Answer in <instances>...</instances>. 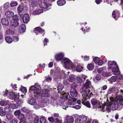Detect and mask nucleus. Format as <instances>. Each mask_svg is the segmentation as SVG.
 I'll use <instances>...</instances> for the list:
<instances>
[{"mask_svg": "<svg viewBox=\"0 0 123 123\" xmlns=\"http://www.w3.org/2000/svg\"><path fill=\"white\" fill-rule=\"evenodd\" d=\"M6 117L8 119L10 120L12 118V116L9 114H8L6 115Z\"/></svg>", "mask_w": 123, "mask_h": 123, "instance_id": "nucleus-59", "label": "nucleus"}, {"mask_svg": "<svg viewBox=\"0 0 123 123\" xmlns=\"http://www.w3.org/2000/svg\"><path fill=\"white\" fill-rule=\"evenodd\" d=\"M101 78V76L100 75L98 74L96 75V79L97 80H100Z\"/></svg>", "mask_w": 123, "mask_h": 123, "instance_id": "nucleus-60", "label": "nucleus"}, {"mask_svg": "<svg viewBox=\"0 0 123 123\" xmlns=\"http://www.w3.org/2000/svg\"><path fill=\"white\" fill-rule=\"evenodd\" d=\"M11 25L13 27H16L18 26L19 24L17 20L13 19L11 21Z\"/></svg>", "mask_w": 123, "mask_h": 123, "instance_id": "nucleus-20", "label": "nucleus"}, {"mask_svg": "<svg viewBox=\"0 0 123 123\" xmlns=\"http://www.w3.org/2000/svg\"><path fill=\"white\" fill-rule=\"evenodd\" d=\"M118 97V98H119V99L118 100H117V101L118 102V103H119L121 105H123V98H122V96H120Z\"/></svg>", "mask_w": 123, "mask_h": 123, "instance_id": "nucleus-32", "label": "nucleus"}, {"mask_svg": "<svg viewBox=\"0 0 123 123\" xmlns=\"http://www.w3.org/2000/svg\"><path fill=\"white\" fill-rule=\"evenodd\" d=\"M36 102V99L32 98L30 100L28 103L29 104L31 105H34V107L36 108L37 109L38 108L39 106L37 105Z\"/></svg>", "mask_w": 123, "mask_h": 123, "instance_id": "nucleus-8", "label": "nucleus"}, {"mask_svg": "<svg viewBox=\"0 0 123 123\" xmlns=\"http://www.w3.org/2000/svg\"><path fill=\"white\" fill-rule=\"evenodd\" d=\"M69 96V95H68L67 93H62L60 97L61 98L62 100L65 101L67 99H68V97Z\"/></svg>", "mask_w": 123, "mask_h": 123, "instance_id": "nucleus-21", "label": "nucleus"}, {"mask_svg": "<svg viewBox=\"0 0 123 123\" xmlns=\"http://www.w3.org/2000/svg\"><path fill=\"white\" fill-rule=\"evenodd\" d=\"M26 29V27L24 24L20 25L19 28V32L20 33H23L25 32Z\"/></svg>", "mask_w": 123, "mask_h": 123, "instance_id": "nucleus-24", "label": "nucleus"}, {"mask_svg": "<svg viewBox=\"0 0 123 123\" xmlns=\"http://www.w3.org/2000/svg\"><path fill=\"white\" fill-rule=\"evenodd\" d=\"M99 58L97 57H94L93 59V61L96 63H97V62L98 61H99Z\"/></svg>", "mask_w": 123, "mask_h": 123, "instance_id": "nucleus-49", "label": "nucleus"}, {"mask_svg": "<svg viewBox=\"0 0 123 123\" xmlns=\"http://www.w3.org/2000/svg\"><path fill=\"white\" fill-rule=\"evenodd\" d=\"M8 95H10L9 97L10 99L14 100L15 101L18 100L19 97V95L17 94L16 95L15 93L13 92H9L8 90H6L4 95V96H9Z\"/></svg>", "mask_w": 123, "mask_h": 123, "instance_id": "nucleus-6", "label": "nucleus"}, {"mask_svg": "<svg viewBox=\"0 0 123 123\" xmlns=\"http://www.w3.org/2000/svg\"><path fill=\"white\" fill-rule=\"evenodd\" d=\"M90 89H93V87L91 85V83L90 81L88 80H86L85 83L83 85V87L80 90L81 93H82L84 98L83 100L86 99L87 98H90L92 95V92H90Z\"/></svg>", "mask_w": 123, "mask_h": 123, "instance_id": "nucleus-1", "label": "nucleus"}, {"mask_svg": "<svg viewBox=\"0 0 123 123\" xmlns=\"http://www.w3.org/2000/svg\"><path fill=\"white\" fill-rule=\"evenodd\" d=\"M5 40L6 42L9 43H11L12 42V38L9 36H7L6 37Z\"/></svg>", "mask_w": 123, "mask_h": 123, "instance_id": "nucleus-28", "label": "nucleus"}, {"mask_svg": "<svg viewBox=\"0 0 123 123\" xmlns=\"http://www.w3.org/2000/svg\"><path fill=\"white\" fill-rule=\"evenodd\" d=\"M21 91L24 93L26 92L27 90L26 88L23 86H22L20 88Z\"/></svg>", "mask_w": 123, "mask_h": 123, "instance_id": "nucleus-44", "label": "nucleus"}, {"mask_svg": "<svg viewBox=\"0 0 123 123\" xmlns=\"http://www.w3.org/2000/svg\"><path fill=\"white\" fill-rule=\"evenodd\" d=\"M44 31L43 30H42L40 27H37L35 28L34 32L36 34V35L39 34H41Z\"/></svg>", "mask_w": 123, "mask_h": 123, "instance_id": "nucleus-14", "label": "nucleus"}, {"mask_svg": "<svg viewBox=\"0 0 123 123\" xmlns=\"http://www.w3.org/2000/svg\"><path fill=\"white\" fill-rule=\"evenodd\" d=\"M29 15L27 14H25L23 17V21L25 23H27L29 21Z\"/></svg>", "mask_w": 123, "mask_h": 123, "instance_id": "nucleus-15", "label": "nucleus"}, {"mask_svg": "<svg viewBox=\"0 0 123 123\" xmlns=\"http://www.w3.org/2000/svg\"><path fill=\"white\" fill-rule=\"evenodd\" d=\"M85 61H87L89 60V56H85L83 57Z\"/></svg>", "mask_w": 123, "mask_h": 123, "instance_id": "nucleus-61", "label": "nucleus"}, {"mask_svg": "<svg viewBox=\"0 0 123 123\" xmlns=\"http://www.w3.org/2000/svg\"><path fill=\"white\" fill-rule=\"evenodd\" d=\"M17 2L14 1H12L10 3V5L12 7L14 6L17 5Z\"/></svg>", "mask_w": 123, "mask_h": 123, "instance_id": "nucleus-45", "label": "nucleus"}, {"mask_svg": "<svg viewBox=\"0 0 123 123\" xmlns=\"http://www.w3.org/2000/svg\"><path fill=\"white\" fill-rule=\"evenodd\" d=\"M43 12V11L42 9H39L34 11L33 12L32 14L33 15H38L42 12Z\"/></svg>", "mask_w": 123, "mask_h": 123, "instance_id": "nucleus-29", "label": "nucleus"}, {"mask_svg": "<svg viewBox=\"0 0 123 123\" xmlns=\"http://www.w3.org/2000/svg\"><path fill=\"white\" fill-rule=\"evenodd\" d=\"M76 100L77 99L76 98L73 97L71 98L68 100L67 104L68 105H72L76 103Z\"/></svg>", "mask_w": 123, "mask_h": 123, "instance_id": "nucleus-12", "label": "nucleus"}, {"mask_svg": "<svg viewBox=\"0 0 123 123\" xmlns=\"http://www.w3.org/2000/svg\"><path fill=\"white\" fill-rule=\"evenodd\" d=\"M18 11V13H20L23 10V7L22 5L19 6L17 8Z\"/></svg>", "mask_w": 123, "mask_h": 123, "instance_id": "nucleus-39", "label": "nucleus"}, {"mask_svg": "<svg viewBox=\"0 0 123 123\" xmlns=\"http://www.w3.org/2000/svg\"><path fill=\"white\" fill-rule=\"evenodd\" d=\"M21 110L23 112L27 113H29L30 112V111L25 107H23L21 109Z\"/></svg>", "mask_w": 123, "mask_h": 123, "instance_id": "nucleus-31", "label": "nucleus"}, {"mask_svg": "<svg viewBox=\"0 0 123 123\" xmlns=\"http://www.w3.org/2000/svg\"><path fill=\"white\" fill-rule=\"evenodd\" d=\"M87 118L85 116H80L78 119L75 120V123H90L91 119H89L86 121Z\"/></svg>", "mask_w": 123, "mask_h": 123, "instance_id": "nucleus-7", "label": "nucleus"}, {"mask_svg": "<svg viewBox=\"0 0 123 123\" xmlns=\"http://www.w3.org/2000/svg\"><path fill=\"white\" fill-rule=\"evenodd\" d=\"M74 121V119L72 116H66L65 119V122L66 123H73Z\"/></svg>", "mask_w": 123, "mask_h": 123, "instance_id": "nucleus-9", "label": "nucleus"}, {"mask_svg": "<svg viewBox=\"0 0 123 123\" xmlns=\"http://www.w3.org/2000/svg\"><path fill=\"white\" fill-rule=\"evenodd\" d=\"M13 41L15 42L18 41L19 39L18 37L17 36H15L13 38Z\"/></svg>", "mask_w": 123, "mask_h": 123, "instance_id": "nucleus-52", "label": "nucleus"}, {"mask_svg": "<svg viewBox=\"0 0 123 123\" xmlns=\"http://www.w3.org/2000/svg\"><path fill=\"white\" fill-rule=\"evenodd\" d=\"M75 78V77L74 75H72L69 77L68 80L70 82H73Z\"/></svg>", "mask_w": 123, "mask_h": 123, "instance_id": "nucleus-33", "label": "nucleus"}, {"mask_svg": "<svg viewBox=\"0 0 123 123\" xmlns=\"http://www.w3.org/2000/svg\"><path fill=\"white\" fill-rule=\"evenodd\" d=\"M63 88V86L61 84H58L57 87V89L59 91L60 90H62Z\"/></svg>", "mask_w": 123, "mask_h": 123, "instance_id": "nucleus-46", "label": "nucleus"}, {"mask_svg": "<svg viewBox=\"0 0 123 123\" xmlns=\"http://www.w3.org/2000/svg\"><path fill=\"white\" fill-rule=\"evenodd\" d=\"M66 1L65 0H58L57 1V5L60 6L64 5Z\"/></svg>", "mask_w": 123, "mask_h": 123, "instance_id": "nucleus-27", "label": "nucleus"}, {"mask_svg": "<svg viewBox=\"0 0 123 123\" xmlns=\"http://www.w3.org/2000/svg\"><path fill=\"white\" fill-rule=\"evenodd\" d=\"M76 80L77 81V82L79 83H80L81 82V79H80V78L79 77H77Z\"/></svg>", "mask_w": 123, "mask_h": 123, "instance_id": "nucleus-58", "label": "nucleus"}, {"mask_svg": "<svg viewBox=\"0 0 123 123\" xmlns=\"http://www.w3.org/2000/svg\"><path fill=\"white\" fill-rule=\"evenodd\" d=\"M2 23L3 25H7L9 24V22L8 20L5 18H3L1 20Z\"/></svg>", "mask_w": 123, "mask_h": 123, "instance_id": "nucleus-26", "label": "nucleus"}, {"mask_svg": "<svg viewBox=\"0 0 123 123\" xmlns=\"http://www.w3.org/2000/svg\"><path fill=\"white\" fill-rule=\"evenodd\" d=\"M40 123H46V120L44 117H42L40 118Z\"/></svg>", "mask_w": 123, "mask_h": 123, "instance_id": "nucleus-38", "label": "nucleus"}, {"mask_svg": "<svg viewBox=\"0 0 123 123\" xmlns=\"http://www.w3.org/2000/svg\"><path fill=\"white\" fill-rule=\"evenodd\" d=\"M12 123H17V120L15 119H13L12 120Z\"/></svg>", "mask_w": 123, "mask_h": 123, "instance_id": "nucleus-63", "label": "nucleus"}, {"mask_svg": "<svg viewBox=\"0 0 123 123\" xmlns=\"http://www.w3.org/2000/svg\"><path fill=\"white\" fill-rule=\"evenodd\" d=\"M64 54L62 53H61L56 54L55 56V58L57 61L62 60L64 58H63Z\"/></svg>", "mask_w": 123, "mask_h": 123, "instance_id": "nucleus-11", "label": "nucleus"}, {"mask_svg": "<svg viewBox=\"0 0 123 123\" xmlns=\"http://www.w3.org/2000/svg\"><path fill=\"white\" fill-rule=\"evenodd\" d=\"M87 68L89 70H92L94 68V65L92 64H88L87 66Z\"/></svg>", "mask_w": 123, "mask_h": 123, "instance_id": "nucleus-30", "label": "nucleus"}, {"mask_svg": "<svg viewBox=\"0 0 123 123\" xmlns=\"http://www.w3.org/2000/svg\"><path fill=\"white\" fill-rule=\"evenodd\" d=\"M98 65L99 66L102 65L103 63V61L101 60H99V61H98V62H97Z\"/></svg>", "mask_w": 123, "mask_h": 123, "instance_id": "nucleus-53", "label": "nucleus"}, {"mask_svg": "<svg viewBox=\"0 0 123 123\" xmlns=\"http://www.w3.org/2000/svg\"><path fill=\"white\" fill-rule=\"evenodd\" d=\"M26 120L25 119L22 121H20L19 123H26Z\"/></svg>", "mask_w": 123, "mask_h": 123, "instance_id": "nucleus-64", "label": "nucleus"}, {"mask_svg": "<svg viewBox=\"0 0 123 123\" xmlns=\"http://www.w3.org/2000/svg\"><path fill=\"white\" fill-rule=\"evenodd\" d=\"M102 1V0H95V1L97 4H98Z\"/></svg>", "mask_w": 123, "mask_h": 123, "instance_id": "nucleus-62", "label": "nucleus"}, {"mask_svg": "<svg viewBox=\"0 0 123 123\" xmlns=\"http://www.w3.org/2000/svg\"><path fill=\"white\" fill-rule=\"evenodd\" d=\"M41 90L40 86L37 84L31 86L29 89L30 91H33L34 96L36 98L39 95L42 97H48L49 96L46 89H44L43 91H40Z\"/></svg>", "mask_w": 123, "mask_h": 123, "instance_id": "nucleus-2", "label": "nucleus"}, {"mask_svg": "<svg viewBox=\"0 0 123 123\" xmlns=\"http://www.w3.org/2000/svg\"><path fill=\"white\" fill-rule=\"evenodd\" d=\"M118 98V96L115 99L113 98H110V102L108 104H107L106 105H105V110L109 111L111 108L113 110L117 109L118 108L119 104L118 101L116 100V99L117 100Z\"/></svg>", "mask_w": 123, "mask_h": 123, "instance_id": "nucleus-3", "label": "nucleus"}, {"mask_svg": "<svg viewBox=\"0 0 123 123\" xmlns=\"http://www.w3.org/2000/svg\"><path fill=\"white\" fill-rule=\"evenodd\" d=\"M62 62L64 63V67L66 69L72 68L73 69L74 68L75 65L72 63L71 61L68 58H64L62 60Z\"/></svg>", "mask_w": 123, "mask_h": 123, "instance_id": "nucleus-4", "label": "nucleus"}, {"mask_svg": "<svg viewBox=\"0 0 123 123\" xmlns=\"http://www.w3.org/2000/svg\"><path fill=\"white\" fill-rule=\"evenodd\" d=\"M39 118L38 117L36 116L35 118L33 121L34 123H39Z\"/></svg>", "mask_w": 123, "mask_h": 123, "instance_id": "nucleus-42", "label": "nucleus"}, {"mask_svg": "<svg viewBox=\"0 0 123 123\" xmlns=\"http://www.w3.org/2000/svg\"><path fill=\"white\" fill-rule=\"evenodd\" d=\"M9 107L13 109L17 108L18 107V106L16 105L13 104H11L9 105Z\"/></svg>", "mask_w": 123, "mask_h": 123, "instance_id": "nucleus-35", "label": "nucleus"}, {"mask_svg": "<svg viewBox=\"0 0 123 123\" xmlns=\"http://www.w3.org/2000/svg\"><path fill=\"white\" fill-rule=\"evenodd\" d=\"M49 121L52 123H53L54 122V118L52 117H51L48 118Z\"/></svg>", "mask_w": 123, "mask_h": 123, "instance_id": "nucleus-55", "label": "nucleus"}, {"mask_svg": "<svg viewBox=\"0 0 123 123\" xmlns=\"http://www.w3.org/2000/svg\"><path fill=\"white\" fill-rule=\"evenodd\" d=\"M103 68H99L97 70L98 72V73H103Z\"/></svg>", "mask_w": 123, "mask_h": 123, "instance_id": "nucleus-47", "label": "nucleus"}, {"mask_svg": "<svg viewBox=\"0 0 123 123\" xmlns=\"http://www.w3.org/2000/svg\"><path fill=\"white\" fill-rule=\"evenodd\" d=\"M112 17L115 20H117L119 17L120 14L118 11H113L112 14Z\"/></svg>", "mask_w": 123, "mask_h": 123, "instance_id": "nucleus-17", "label": "nucleus"}, {"mask_svg": "<svg viewBox=\"0 0 123 123\" xmlns=\"http://www.w3.org/2000/svg\"><path fill=\"white\" fill-rule=\"evenodd\" d=\"M112 71L113 72H114V74L116 75H119L120 72L119 71V68L118 66H117L113 68L112 69Z\"/></svg>", "mask_w": 123, "mask_h": 123, "instance_id": "nucleus-16", "label": "nucleus"}, {"mask_svg": "<svg viewBox=\"0 0 123 123\" xmlns=\"http://www.w3.org/2000/svg\"><path fill=\"white\" fill-rule=\"evenodd\" d=\"M6 112L3 111L2 109L0 111V115L1 116H4L6 114Z\"/></svg>", "mask_w": 123, "mask_h": 123, "instance_id": "nucleus-48", "label": "nucleus"}, {"mask_svg": "<svg viewBox=\"0 0 123 123\" xmlns=\"http://www.w3.org/2000/svg\"><path fill=\"white\" fill-rule=\"evenodd\" d=\"M49 101V100L48 99L45 98L43 99V103H44V106H45L48 104Z\"/></svg>", "mask_w": 123, "mask_h": 123, "instance_id": "nucleus-34", "label": "nucleus"}, {"mask_svg": "<svg viewBox=\"0 0 123 123\" xmlns=\"http://www.w3.org/2000/svg\"><path fill=\"white\" fill-rule=\"evenodd\" d=\"M52 5V4H48L47 3L45 2L43 3V4H41V5H40V6L41 8H43L44 9H46L50 6H51Z\"/></svg>", "mask_w": 123, "mask_h": 123, "instance_id": "nucleus-22", "label": "nucleus"}, {"mask_svg": "<svg viewBox=\"0 0 123 123\" xmlns=\"http://www.w3.org/2000/svg\"><path fill=\"white\" fill-rule=\"evenodd\" d=\"M36 0H27V1L30 6L32 7H36L37 5V3L36 2Z\"/></svg>", "mask_w": 123, "mask_h": 123, "instance_id": "nucleus-13", "label": "nucleus"}, {"mask_svg": "<svg viewBox=\"0 0 123 123\" xmlns=\"http://www.w3.org/2000/svg\"><path fill=\"white\" fill-rule=\"evenodd\" d=\"M70 94L72 97H75L77 95L78 93L75 88H72L70 90Z\"/></svg>", "mask_w": 123, "mask_h": 123, "instance_id": "nucleus-18", "label": "nucleus"}, {"mask_svg": "<svg viewBox=\"0 0 123 123\" xmlns=\"http://www.w3.org/2000/svg\"><path fill=\"white\" fill-rule=\"evenodd\" d=\"M108 68H111L113 66H117V63L115 61H110L108 63Z\"/></svg>", "mask_w": 123, "mask_h": 123, "instance_id": "nucleus-19", "label": "nucleus"}, {"mask_svg": "<svg viewBox=\"0 0 123 123\" xmlns=\"http://www.w3.org/2000/svg\"><path fill=\"white\" fill-rule=\"evenodd\" d=\"M77 86V84L74 82L72 83L71 85V88H74L76 87Z\"/></svg>", "mask_w": 123, "mask_h": 123, "instance_id": "nucleus-51", "label": "nucleus"}, {"mask_svg": "<svg viewBox=\"0 0 123 123\" xmlns=\"http://www.w3.org/2000/svg\"><path fill=\"white\" fill-rule=\"evenodd\" d=\"M21 113V111L20 110L16 111L14 112V115L16 116H18Z\"/></svg>", "mask_w": 123, "mask_h": 123, "instance_id": "nucleus-43", "label": "nucleus"}, {"mask_svg": "<svg viewBox=\"0 0 123 123\" xmlns=\"http://www.w3.org/2000/svg\"><path fill=\"white\" fill-rule=\"evenodd\" d=\"M117 77L115 76H112L111 78L108 79V80L111 82H115L116 80Z\"/></svg>", "mask_w": 123, "mask_h": 123, "instance_id": "nucleus-40", "label": "nucleus"}, {"mask_svg": "<svg viewBox=\"0 0 123 123\" xmlns=\"http://www.w3.org/2000/svg\"><path fill=\"white\" fill-rule=\"evenodd\" d=\"M72 107L74 108L77 109H80L81 108V106L79 105H76L75 106H72Z\"/></svg>", "mask_w": 123, "mask_h": 123, "instance_id": "nucleus-57", "label": "nucleus"}, {"mask_svg": "<svg viewBox=\"0 0 123 123\" xmlns=\"http://www.w3.org/2000/svg\"><path fill=\"white\" fill-rule=\"evenodd\" d=\"M91 102L94 108H98L99 110L103 112L105 111V105H103L102 106H99V102L98 100L93 98L91 100Z\"/></svg>", "mask_w": 123, "mask_h": 123, "instance_id": "nucleus-5", "label": "nucleus"}, {"mask_svg": "<svg viewBox=\"0 0 123 123\" xmlns=\"http://www.w3.org/2000/svg\"><path fill=\"white\" fill-rule=\"evenodd\" d=\"M82 96L83 97V98L82 99V103L84 105H85L87 107H88L89 108H90L91 107L89 103V102L88 101H87L86 102H85V101L86 100H87L88 99H89L90 98H87L86 99H84V100H83V96L82 95Z\"/></svg>", "mask_w": 123, "mask_h": 123, "instance_id": "nucleus-23", "label": "nucleus"}, {"mask_svg": "<svg viewBox=\"0 0 123 123\" xmlns=\"http://www.w3.org/2000/svg\"><path fill=\"white\" fill-rule=\"evenodd\" d=\"M102 74L103 76L105 77L110 76V72H103Z\"/></svg>", "mask_w": 123, "mask_h": 123, "instance_id": "nucleus-50", "label": "nucleus"}, {"mask_svg": "<svg viewBox=\"0 0 123 123\" xmlns=\"http://www.w3.org/2000/svg\"><path fill=\"white\" fill-rule=\"evenodd\" d=\"M118 89L113 87H110L107 91V94H110L113 92L116 93L118 92Z\"/></svg>", "mask_w": 123, "mask_h": 123, "instance_id": "nucleus-10", "label": "nucleus"}, {"mask_svg": "<svg viewBox=\"0 0 123 123\" xmlns=\"http://www.w3.org/2000/svg\"><path fill=\"white\" fill-rule=\"evenodd\" d=\"M3 8L4 9H8L9 7V2H6L3 5Z\"/></svg>", "mask_w": 123, "mask_h": 123, "instance_id": "nucleus-37", "label": "nucleus"}, {"mask_svg": "<svg viewBox=\"0 0 123 123\" xmlns=\"http://www.w3.org/2000/svg\"><path fill=\"white\" fill-rule=\"evenodd\" d=\"M24 118L25 116L24 115V114L22 113L20 114V115L18 116V118L20 120V121H21L23 119V120H24Z\"/></svg>", "mask_w": 123, "mask_h": 123, "instance_id": "nucleus-36", "label": "nucleus"}, {"mask_svg": "<svg viewBox=\"0 0 123 123\" xmlns=\"http://www.w3.org/2000/svg\"><path fill=\"white\" fill-rule=\"evenodd\" d=\"M0 40L1 43L3 41V34L1 33H0Z\"/></svg>", "mask_w": 123, "mask_h": 123, "instance_id": "nucleus-56", "label": "nucleus"}, {"mask_svg": "<svg viewBox=\"0 0 123 123\" xmlns=\"http://www.w3.org/2000/svg\"><path fill=\"white\" fill-rule=\"evenodd\" d=\"M76 68L77 71L80 72L82 70V67L81 66L78 65L76 66Z\"/></svg>", "mask_w": 123, "mask_h": 123, "instance_id": "nucleus-41", "label": "nucleus"}, {"mask_svg": "<svg viewBox=\"0 0 123 123\" xmlns=\"http://www.w3.org/2000/svg\"><path fill=\"white\" fill-rule=\"evenodd\" d=\"M23 102V101L21 100H19L16 103L18 105H20Z\"/></svg>", "mask_w": 123, "mask_h": 123, "instance_id": "nucleus-54", "label": "nucleus"}, {"mask_svg": "<svg viewBox=\"0 0 123 123\" xmlns=\"http://www.w3.org/2000/svg\"><path fill=\"white\" fill-rule=\"evenodd\" d=\"M5 15L8 18H11L13 17L14 15L13 13L11 11H8L5 13Z\"/></svg>", "mask_w": 123, "mask_h": 123, "instance_id": "nucleus-25", "label": "nucleus"}]
</instances>
